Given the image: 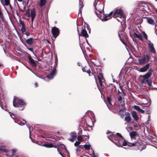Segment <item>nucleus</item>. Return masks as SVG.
<instances>
[{
    "label": "nucleus",
    "instance_id": "39",
    "mask_svg": "<svg viewBox=\"0 0 157 157\" xmlns=\"http://www.w3.org/2000/svg\"><path fill=\"white\" fill-rule=\"evenodd\" d=\"M111 99L110 97H108L107 98V100L108 101V102L109 104H110V105H111Z\"/></svg>",
    "mask_w": 157,
    "mask_h": 157
},
{
    "label": "nucleus",
    "instance_id": "12",
    "mask_svg": "<svg viewBox=\"0 0 157 157\" xmlns=\"http://www.w3.org/2000/svg\"><path fill=\"white\" fill-rule=\"evenodd\" d=\"M56 69H54L53 70L50 71L49 74L47 76V77L50 79H52L56 74Z\"/></svg>",
    "mask_w": 157,
    "mask_h": 157
},
{
    "label": "nucleus",
    "instance_id": "24",
    "mask_svg": "<svg viewBox=\"0 0 157 157\" xmlns=\"http://www.w3.org/2000/svg\"><path fill=\"white\" fill-rule=\"evenodd\" d=\"M40 6H44L46 2V0H40Z\"/></svg>",
    "mask_w": 157,
    "mask_h": 157
},
{
    "label": "nucleus",
    "instance_id": "42",
    "mask_svg": "<svg viewBox=\"0 0 157 157\" xmlns=\"http://www.w3.org/2000/svg\"><path fill=\"white\" fill-rule=\"evenodd\" d=\"M0 18L2 19H3V15L2 12H1L0 10Z\"/></svg>",
    "mask_w": 157,
    "mask_h": 157
},
{
    "label": "nucleus",
    "instance_id": "36",
    "mask_svg": "<svg viewBox=\"0 0 157 157\" xmlns=\"http://www.w3.org/2000/svg\"><path fill=\"white\" fill-rule=\"evenodd\" d=\"M118 101L119 102L121 103L122 101V97L120 96L118 98Z\"/></svg>",
    "mask_w": 157,
    "mask_h": 157
},
{
    "label": "nucleus",
    "instance_id": "47",
    "mask_svg": "<svg viewBox=\"0 0 157 157\" xmlns=\"http://www.w3.org/2000/svg\"><path fill=\"white\" fill-rule=\"evenodd\" d=\"M27 127H28V128L29 129V134H30V128H31V127L30 126H27Z\"/></svg>",
    "mask_w": 157,
    "mask_h": 157
},
{
    "label": "nucleus",
    "instance_id": "7",
    "mask_svg": "<svg viewBox=\"0 0 157 157\" xmlns=\"http://www.w3.org/2000/svg\"><path fill=\"white\" fill-rule=\"evenodd\" d=\"M31 14L30 13V12L29 10H28L26 11V15L27 16L29 17L30 16H31V20L32 23H33V20L35 17L36 15V11L34 9H32L31 10Z\"/></svg>",
    "mask_w": 157,
    "mask_h": 157
},
{
    "label": "nucleus",
    "instance_id": "50",
    "mask_svg": "<svg viewBox=\"0 0 157 157\" xmlns=\"http://www.w3.org/2000/svg\"><path fill=\"white\" fill-rule=\"evenodd\" d=\"M34 85L35 87H37V83L36 82L35 83Z\"/></svg>",
    "mask_w": 157,
    "mask_h": 157
},
{
    "label": "nucleus",
    "instance_id": "59",
    "mask_svg": "<svg viewBox=\"0 0 157 157\" xmlns=\"http://www.w3.org/2000/svg\"><path fill=\"white\" fill-rule=\"evenodd\" d=\"M126 128L127 129H128V128ZM128 130V132H129L128 130Z\"/></svg>",
    "mask_w": 157,
    "mask_h": 157
},
{
    "label": "nucleus",
    "instance_id": "27",
    "mask_svg": "<svg viewBox=\"0 0 157 157\" xmlns=\"http://www.w3.org/2000/svg\"><path fill=\"white\" fill-rule=\"evenodd\" d=\"M70 135L71 137H72L74 139L76 137V133L75 132H71L70 134Z\"/></svg>",
    "mask_w": 157,
    "mask_h": 157
},
{
    "label": "nucleus",
    "instance_id": "11",
    "mask_svg": "<svg viewBox=\"0 0 157 157\" xmlns=\"http://www.w3.org/2000/svg\"><path fill=\"white\" fill-rule=\"evenodd\" d=\"M147 44L148 45V47L150 52L151 53L155 54V52L153 43L149 42Z\"/></svg>",
    "mask_w": 157,
    "mask_h": 157
},
{
    "label": "nucleus",
    "instance_id": "31",
    "mask_svg": "<svg viewBox=\"0 0 157 157\" xmlns=\"http://www.w3.org/2000/svg\"><path fill=\"white\" fill-rule=\"evenodd\" d=\"M91 151L92 152V155H91L93 157H98V154L95 155L94 154V151L92 149H91Z\"/></svg>",
    "mask_w": 157,
    "mask_h": 157
},
{
    "label": "nucleus",
    "instance_id": "32",
    "mask_svg": "<svg viewBox=\"0 0 157 157\" xmlns=\"http://www.w3.org/2000/svg\"><path fill=\"white\" fill-rule=\"evenodd\" d=\"M22 26V27L21 29V31L22 33H24L26 32V29L25 27V26Z\"/></svg>",
    "mask_w": 157,
    "mask_h": 157
},
{
    "label": "nucleus",
    "instance_id": "4",
    "mask_svg": "<svg viewBox=\"0 0 157 157\" xmlns=\"http://www.w3.org/2000/svg\"><path fill=\"white\" fill-rule=\"evenodd\" d=\"M113 12V17L114 18H116L118 17H120L121 20H120L117 19V21L119 22H121V24L122 25L123 23L124 24L125 22V18L124 15L123 14V11L121 9L118 8H116Z\"/></svg>",
    "mask_w": 157,
    "mask_h": 157
},
{
    "label": "nucleus",
    "instance_id": "60",
    "mask_svg": "<svg viewBox=\"0 0 157 157\" xmlns=\"http://www.w3.org/2000/svg\"><path fill=\"white\" fill-rule=\"evenodd\" d=\"M123 43L124 44V42H123Z\"/></svg>",
    "mask_w": 157,
    "mask_h": 157
},
{
    "label": "nucleus",
    "instance_id": "20",
    "mask_svg": "<svg viewBox=\"0 0 157 157\" xmlns=\"http://www.w3.org/2000/svg\"><path fill=\"white\" fill-rule=\"evenodd\" d=\"M106 134H108L109 133H111V135H112V136H109L108 138L111 140V137H112L115 140H116V139L117 138V136L116 134V136H114L113 133H112L111 132H109V131H107L106 132Z\"/></svg>",
    "mask_w": 157,
    "mask_h": 157
},
{
    "label": "nucleus",
    "instance_id": "14",
    "mask_svg": "<svg viewBox=\"0 0 157 157\" xmlns=\"http://www.w3.org/2000/svg\"><path fill=\"white\" fill-rule=\"evenodd\" d=\"M98 77L100 85L101 87H102V82L104 81L103 76L101 73H99V75L98 76Z\"/></svg>",
    "mask_w": 157,
    "mask_h": 157
},
{
    "label": "nucleus",
    "instance_id": "8",
    "mask_svg": "<svg viewBox=\"0 0 157 157\" xmlns=\"http://www.w3.org/2000/svg\"><path fill=\"white\" fill-rule=\"evenodd\" d=\"M130 34L132 38H138L141 40H143V39L141 34H137L135 32H133L132 31H130Z\"/></svg>",
    "mask_w": 157,
    "mask_h": 157
},
{
    "label": "nucleus",
    "instance_id": "18",
    "mask_svg": "<svg viewBox=\"0 0 157 157\" xmlns=\"http://www.w3.org/2000/svg\"><path fill=\"white\" fill-rule=\"evenodd\" d=\"M34 41V39L33 38H30L26 40V43L29 45H31L33 44Z\"/></svg>",
    "mask_w": 157,
    "mask_h": 157
},
{
    "label": "nucleus",
    "instance_id": "63",
    "mask_svg": "<svg viewBox=\"0 0 157 157\" xmlns=\"http://www.w3.org/2000/svg\"><path fill=\"white\" fill-rule=\"evenodd\" d=\"M156 11H157V10H156Z\"/></svg>",
    "mask_w": 157,
    "mask_h": 157
},
{
    "label": "nucleus",
    "instance_id": "2",
    "mask_svg": "<svg viewBox=\"0 0 157 157\" xmlns=\"http://www.w3.org/2000/svg\"><path fill=\"white\" fill-rule=\"evenodd\" d=\"M94 6L96 15L99 19H101L102 15H103L104 5L101 3L98 0H95Z\"/></svg>",
    "mask_w": 157,
    "mask_h": 157
},
{
    "label": "nucleus",
    "instance_id": "33",
    "mask_svg": "<svg viewBox=\"0 0 157 157\" xmlns=\"http://www.w3.org/2000/svg\"><path fill=\"white\" fill-rule=\"evenodd\" d=\"M5 5L6 6H8L10 5V0H4Z\"/></svg>",
    "mask_w": 157,
    "mask_h": 157
},
{
    "label": "nucleus",
    "instance_id": "48",
    "mask_svg": "<svg viewBox=\"0 0 157 157\" xmlns=\"http://www.w3.org/2000/svg\"><path fill=\"white\" fill-rule=\"evenodd\" d=\"M57 150H58V149H57ZM58 151L59 152V153L62 156V157H65L63 156V155L62 154V153L60 152L59 151Z\"/></svg>",
    "mask_w": 157,
    "mask_h": 157
},
{
    "label": "nucleus",
    "instance_id": "30",
    "mask_svg": "<svg viewBox=\"0 0 157 157\" xmlns=\"http://www.w3.org/2000/svg\"><path fill=\"white\" fill-rule=\"evenodd\" d=\"M142 33L145 39L147 40V35L144 32H143Z\"/></svg>",
    "mask_w": 157,
    "mask_h": 157
},
{
    "label": "nucleus",
    "instance_id": "44",
    "mask_svg": "<svg viewBox=\"0 0 157 157\" xmlns=\"http://www.w3.org/2000/svg\"><path fill=\"white\" fill-rule=\"evenodd\" d=\"M74 139L72 137H71V138H69V140L71 142H73L74 141Z\"/></svg>",
    "mask_w": 157,
    "mask_h": 157
},
{
    "label": "nucleus",
    "instance_id": "40",
    "mask_svg": "<svg viewBox=\"0 0 157 157\" xmlns=\"http://www.w3.org/2000/svg\"><path fill=\"white\" fill-rule=\"evenodd\" d=\"M20 24L22 26L25 25L24 23V22L23 21H20Z\"/></svg>",
    "mask_w": 157,
    "mask_h": 157
},
{
    "label": "nucleus",
    "instance_id": "25",
    "mask_svg": "<svg viewBox=\"0 0 157 157\" xmlns=\"http://www.w3.org/2000/svg\"><path fill=\"white\" fill-rule=\"evenodd\" d=\"M44 146L45 147L48 148H51L53 147L52 145V144L48 143H45L44 145Z\"/></svg>",
    "mask_w": 157,
    "mask_h": 157
},
{
    "label": "nucleus",
    "instance_id": "58",
    "mask_svg": "<svg viewBox=\"0 0 157 157\" xmlns=\"http://www.w3.org/2000/svg\"><path fill=\"white\" fill-rule=\"evenodd\" d=\"M77 29H78V32L79 33V31H78V28H77Z\"/></svg>",
    "mask_w": 157,
    "mask_h": 157
},
{
    "label": "nucleus",
    "instance_id": "49",
    "mask_svg": "<svg viewBox=\"0 0 157 157\" xmlns=\"http://www.w3.org/2000/svg\"><path fill=\"white\" fill-rule=\"evenodd\" d=\"M137 127H137V126H136V125H134V128H135V129H135V130H137V129H136V128H137Z\"/></svg>",
    "mask_w": 157,
    "mask_h": 157
},
{
    "label": "nucleus",
    "instance_id": "38",
    "mask_svg": "<svg viewBox=\"0 0 157 157\" xmlns=\"http://www.w3.org/2000/svg\"><path fill=\"white\" fill-rule=\"evenodd\" d=\"M82 137L80 136H78V141L82 142Z\"/></svg>",
    "mask_w": 157,
    "mask_h": 157
},
{
    "label": "nucleus",
    "instance_id": "54",
    "mask_svg": "<svg viewBox=\"0 0 157 157\" xmlns=\"http://www.w3.org/2000/svg\"><path fill=\"white\" fill-rule=\"evenodd\" d=\"M23 109V108H22L20 109L21 110H22Z\"/></svg>",
    "mask_w": 157,
    "mask_h": 157
},
{
    "label": "nucleus",
    "instance_id": "56",
    "mask_svg": "<svg viewBox=\"0 0 157 157\" xmlns=\"http://www.w3.org/2000/svg\"><path fill=\"white\" fill-rule=\"evenodd\" d=\"M0 151H3V150H2V149L1 148H0Z\"/></svg>",
    "mask_w": 157,
    "mask_h": 157
},
{
    "label": "nucleus",
    "instance_id": "29",
    "mask_svg": "<svg viewBox=\"0 0 157 157\" xmlns=\"http://www.w3.org/2000/svg\"><path fill=\"white\" fill-rule=\"evenodd\" d=\"M17 151L16 149H13L11 150L9 152V153H11V155L12 156Z\"/></svg>",
    "mask_w": 157,
    "mask_h": 157
},
{
    "label": "nucleus",
    "instance_id": "35",
    "mask_svg": "<svg viewBox=\"0 0 157 157\" xmlns=\"http://www.w3.org/2000/svg\"><path fill=\"white\" fill-rule=\"evenodd\" d=\"M81 142L80 141L78 140L75 143V146L76 147L78 146V145L81 144Z\"/></svg>",
    "mask_w": 157,
    "mask_h": 157
},
{
    "label": "nucleus",
    "instance_id": "1",
    "mask_svg": "<svg viewBox=\"0 0 157 157\" xmlns=\"http://www.w3.org/2000/svg\"><path fill=\"white\" fill-rule=\"evenodd\" d=\"M117 138L116 140H117V141L116 142L113 141H112L115 143L118 146L120 147H121V144H122L124 146L128 145L129 147H136L138 149L142 150V146L141 145L140 142H134V143H133L129 142L124 140L120 134L117 133Z\"/></svg>",
    "mask_w": 157,
    "mask_h": 157
},
{
    "label": "nucleus",
    "instance_id": "37",
    "mask_svg": "<svg viewBox=\"0 0 157 157\" xmlns=\"http://www.w3.org/2000/svg\"><path fill=\"white\" fill-rule=\"evenodd\" d=\"M64 150L65 151V153H64L65 155H67V156H68V155H69V153H68V152L67 151L66 149L65 148H64Z\"/></svg>",
    "mask_w": 157,
    "mask_h": 157
},
{
    "label": "nucleus",
    "instance_id": "6",
    "mask_svg": "<svg viewBox=\"0 0 157 157\" xmlns=\"http://www.w3.org/2000/svg\"><path fill=\"white\" fill-rule=\"evenodd\" d=\"M149 59V56L147 55H144L141 57L138 58V63L140 65H143L148 62Z\"/></svg>",
    "mask_w": 157,
    "mask_h": 157
},
{
    "label": "nucleus",
    "instance_id": "26",
    "mask_svg": "<svg viewBox=\"0 0 157 157\" xmlns=\"http://www.w3.org/2000/svg\"><path fill=\"white\" fill-rule=\"evenodd\" d=\"M83 147L85 149L89 150L90 149L91 146L89 144H87L84 145Z\"/></svg>",
    "mask_w": 157,
    "mask_h": 157
},
{
    "label": "nucleus",
    "instance_id": "43",
    "mask_svg": "<svg viewBox=\"0 0 157 157\" xmlns=\"http://www.w3.org/2000/svg\"><path fill=\"white\" fill-rule=\"evenodd\" d=\"M86 72L89 74V75H90V74L91 73V72L90 69L87 70Z\"/></svg>",
    "mask_w": 157,
    "mask_h": 157
},
{
    "label": "nucleus",
    "instance_id": "21",
    "mask_svg": "<svg viewBox=\"0 0 157 157\" xmlns=\"http://www.w3.org/2000/svg\"><path fill=\"white\" fill-rule=\"evenodd\" d=\"M133 108L136 110L142 113H144V110L141 109L138 106L134 105L133 106Z\"/></svg>",
    "mask_w": 157,
    "mask_h": 157
},
{
    "label": "nucleus",
    "instance_id": "41",
    "mask_svg": "<svg viewBox=\"0 0 157 157\" xmlns=\"http://www.w3.org/2000/svg\"><path fill=\"white\" fill-rule=\"evenodd\" d=\"M10 113V116H11V117L13 118V119L14 118V117H13H13H15V114H13V113Z\"/></svg>",
    "mask_w": 157,
    "mask_h": 157
},
{
    "label": "nucleus",
    "instance_id": "45",
    "mask_svg": "<svg viewBox=\"0 0 157 157\" xmlns=\"http://www.w3.org/2000/svg\"><path fill=\"white\" fill-rule=\"evenodd\" d=\"M25 34L27 36H29L30 35V34L29 32H27Z\"/></svg>",
    "mask_w": 157,
    "mask_h": 157
},
{
    "label": "nucleus",
    "instance_id": "23",
    "mask_svg": "<svg viewBox=\"0 0 157 157\" xmlns=\"http://www.w3.org/2000/svg\"><path fill=\"white\" fill-rule=\"evenodd\" d=\"M130 135L131 138H134L136 136L137 133L135 131H133L130 133Z\"/></svg>",
    "mask_w": 157,
    "mask_h": 157
},
{
    "label": "nucleus",
    "instance_id": "15",
    "mask_svg": "<svg viewBox=\"0 0 157 157\" xmlns=\"http://www.w3.org/2000/svg\"><path fill=\"white\" fill-rule=\"evenodd\" d=\"M28 59L30 63L33 67H35L36 66V64L35 61L30 56L28 57Z\"/></svg>",
    "mask_w": 157,
    "mask_h": 157
},
{
    "label": "nucleus",
    "instance_id": "57",
    "mask_svg": "<svg viewBox=\"0 0 157 157\" xmlns=\"http://www.w3.org/2000/svg\"><path fill=\"white\" fill-rule=\"evenodd\" d=\"M155 28H157V26L155 25Z\"/></svg>",
    "mask_w": 157,
    "mask_h": 157
},
{
    "label": "nucleus",
    "instance_id": "53",
    "mask_svg": "<svg viewBox=\"0 0 157 157\" xmlns=\"http://www.w3.org/2000/svg\"><path fill=\"white\" fill-rule=\"evenodd\" d=\"M121 33H119V34H119V36L120 39L121 38V37L120 36Z\"/></svg>",
    "mask_w": 157,
    "mask_h": 157
},
{
    "label": "nucleus",
    "instance_id": "46",
    "mask_svg": "<svg viewBox=\"0 0 157 157\" xmlns=\"http://www.w3.org/2000/svg\"><path fill=\"white\" fill-rule=\"evenodd\" d=\"M85 67H84L82 68V70L84 72H86V71L85 69Z\"/></svg>",
    "mask_w": 157,
    "mask_h": 157
},
{
    "label": "nucleus",
    "instance_id": "10",
    "mask_svg": "<svg viewBox=\"0 0 157 157\" xmlns=\"http://www.w3.org/2000/svg\"><path fill=\"white\" fill-rule=\"evenodd\" d=\"M52 33L54 37L56 38L59 34V29L56 27H54L52 29Z\"/></svg>",
    "mask_w": 157,
    "mask_h": 157
},
{
    "label": "nucleus",
    "instance_id": "9",
    "mask_svg": "<svg viewBox=\"0 0 157 157\" xmlns=\"http://www.w3.org/2000/svg\"><path fill=\"white\" fill-rule=\"evenodd\" d=\"M113 14V12H111L108 15H102L101 19H100L102 21H105L111 19V16Z\"/></svg>",
    "mask_w": 157,
    "mask_h": 157
},
{
    "label": "nucleus",
    "instance_id": "52",
    "mask_svg": "<svg viewBox=\"0 0 157 157\" xmlns=\"http://www.w3.org/2000/svg\"><path fill=\"white\" fill-rule=\"evenodd\" d=\"M28 49L30 51H32V48H28Z\"/></svg>",
    "mask_w": 157,
    "mask_h": 157
},
{
    "label": "nucleus",
    "instance_id": "13",
    "mask_svg": "<svg viewBox=\"0 0 157 157\" xmlns=\"http://www.w3.org/2000/svg\"><path fill=\"white\" fill-rule=\"evenodd\" d=\"M149 66V64L148 63L144 67L141 68H139L138 70L139 71L141 72H145L148 68Z\"/></svg>",
    "mask_w": 157,
    "mask_h": 157
},
{
    "label": "nucleus",
    "instance_id": "61",
    "mask_svg": "<svg viewBox=\"0 0 157 157\" xmlns=\"http://www.w3.org/2000/svg\"><path fill=\"white\" fill-rule=\"evenodd\" d=\"M63 146L64 147H64V145H63Z\"/></svg>",
    "mask_w": 157,
    "mask_h": 157
},
{
    "label": "nucleus",
    "instance_id": "62",
    "mask_svg": "<svg viewBox=\"0 0 157 157\" xmlns=\"http://www.w3.org/2000/svg\"><path fill=\"white\" fill-rule=\"evenodd\" d=\"M80 157H83L82 156H81Z\"/></svg>",
    "mask_w": 157,
    "mask_h": 157
},
{
    "label": "nucleus",
    "instance_id": "3",
    "mask_svg": "<svg viewBox=\"0 0 157 157\" xmlns=\"http://www.w3.org/2000/svg\"><path fill=\"white\" fill-rule=\"evenodd\" d=\"M152 73L151 72H148L144 75H140L139 77V79L141 81L142 84H147L151 86L152 84V81L150 78Z\"/></svg>",
    "mask_w": 157,
    "mask_h": 157
},
{
    "label": "nucleus",
    "instance_id": "34",
    "mask_svg": "<svg viewBox=\"0 0 157 157\" xmlns=\"http://www.w3.org/2000/svg\"><path fill=\"white\" fill-rule=\"evenodd\" d=\"M82 146L81 145L77 146V148L76 150L77 152L80 151V149L81 148L83 149V147H81Z\"/></svg>",
    "mask_w": 157,
    "mask_h": 157
},
{
    "label": "nucleus",
    "instance_id": "22",
    "mask_svg": "<svg viewBox=\"0 0 157 157\" xmlns=\"http://www.w3.org/2000/svg\"><path fill=\"white\" fill-rule=\"evenodd\" d=\"M147 22L149 24L154 25L155 24L154 20L151 18H147Z\"/></svg>",
    "mask_w": 157,
    "mask_h": 157
},
{
    "label": "nucleus",
    "instance_id": "19",
    "mask_svg": "<svg viewBox=\"0 0 157 157\" xmlns=\"http://www.w3.org/2000/svg\"><path fill=\"white\" fill-rule=\"evenodd\" d=\"M132 115L133 117L134 118L136 121H137L138 119V117L135 111H132L131 112Z\"/></svg>",
    "mask_w": 157,
    "mask_h": 157
},
{
    "label": "nucleus",
    "instance_id": "5",
    "mask_svg": "<svg viewBox=\"0 0 157 157\" xmlns=\"http://www.w3.org/2000/svg\"><path fill=\"white\" fill-rule=\"evenodd\" d=\"M26 103L22 100L18 99L15 97L14 98L13 101V105L14 107H18L19 105L24 106Z\"/></svg>",
    "mask_w": 157,
    "mask_h": 157
},
{
    "label": "nucleus",
    "instance_id": "17",
    "mask_svg": "<svg viewBox=\"0 0 157 157\" xmlns=\"http://www.w3.org/2000/svg\"><path fill=\"white\" fill-rule=\"evenodd\" d=\"M81 35L85 37L86 38L88 37V34L87 33L86 31L82 27V32L81 33Z\"/></svg>",
    "mask_w": 157,
    "mask_h": 157
},
{
    "label": "nucleus",
    "instance_id": "28",
    "mask_svg": "<svg viewBox=\"0 0 157 157\" xmlns=\"http://www.w3.org/2000/svg\"><path fill=\"white\" fill-rule=\"evenodd\" d=\"M125 119L127 122H129L131 121V118L130 116L129 115H128V116H126L125 117Z\"/></svg>",
    "mask_w": 157,
    "mask_h": 157
},
{
    "label": "nucleus",
    "instance_id": "55",
    "mask_svg": "<svg viewBox=\"0 0 157 157\" xmlns=\"http://www.w3.org/2000/svg\"><path fill=\"white\" fill-rule=\"evenodd\" d=\"M19 2H21V0H17Z\"/></svg>",
    "mask_w": 157,
    "mask_h": 157
},
{
    "label": "nucleus",
    "instance_id": "16",
    "mask_svg": "<svg viewBox=\"0 0 157 157\" xmlns=\"http://www.w3.org/2000/svg\"><path fill=\"white\" fill-rule=\"evenodd\" d=\"M79 11L78 13H82V9L83 7V0H79Z\"/></svg>",
    "mask_w": 157,
    "mask_h": 157
},
{
    "label": "nucleus",
    "instance_id": "51",
    "mask_svg": "<svg viewBox=\"0 0 157 157\" xmlns=\"http://www.w3.org/2000/svg\"><path fill=\"white\" fill-rule=\"evenodd\" d=\"M24 122H23L22 123V124H21V125H24L25 124V123H26V121H24Z\"/></svg>",
    "mask_w": 157,
    "mask_h": 157
}]
</instances>
